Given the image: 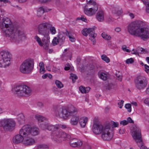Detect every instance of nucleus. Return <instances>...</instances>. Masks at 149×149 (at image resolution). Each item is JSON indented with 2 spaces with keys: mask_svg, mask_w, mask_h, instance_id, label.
I'll return each mask as SVG.
<instances>
[{
  "mask_svg": "<svg viewBox=\"0 0 149 149\" xmlns=\"http://www.w3.org/2000/svg\"><path fill=\"white\" fill-rule=\"evenodd\" d=\"M0 27L6 36L10 37L13 42L18 43L25 38L26 35L24 31L19 28L14 29L8 18L2 20L0 24Z\"/></svg>",
  "mask_w": 149,
  "mask_h": 149,
  "instance_id": "f257e3e1",
  "label": "nucleus"
},
{
  "mask_svg": "<svg viewBox=\"0 0 149 149\" xmlns=\"http://www.w3.org/2000/svg\"><path fill=\"white\" fill-rule=\"evenodd\" d=\"M40 127L42 130H47L52 131L51 138L55 143H59L63 141L68 140L71 138L70 135L69 134L61 130H58L60 128L63 129L66 128L67 126L65 125L56 124L53 125L47 123H42L40 125Z\"/></svg>",
  "mask_w": 149,
  "mask_h": 149,
  "instance_id": "f03ea898",
  "label": "nucleus"
},
{
  "mask_svg": "<svg viewBox=\"0 0 149 149\" xmlns=\"http://www.w3.org/2000/svg\"><path fill=\"white\" fill-rule=\"evenodd\" d=\"M142 23L140 20L133 21L129 23L126 28L130 34L140 37L144 40L149 38V29L146 27L141 28Z\"/></svg>",
  "mask_w": 149,
  "mask_h": 149,
  "instance_id": "7ed1b4c3",
  "label": "nucleus"
},
{
  "mask_svg": "<svg viewBox=\"0 0 149 149\" xmlns=\"http://www.w3.org/2000/svg\"><path fill=\"white\" fill-rule=\"evenodd\" d=\"M52 110L56 116L65 119H67L77 111L76 108L73 106H71L66 109L60 105H54Z\"/></svg>",
  "mask_w": 149,
  "mask_h": 149,
  "instance_id": "20e7f679",
  "label": "nucleus"
},
{
  "mask_svg": "<svg viewBox=\"0 0 149 149\" xmlns=\"http://www.w3.org/2000/svg\"><path fill=\"white\" fill-rule=\"evenodd\" d=\"M13 91L15 93L20 96L29 95L32 92L31 89L26 85L15 86Z\"/></svg>",
  "mask_w": 149,
  "mask_h": 149,
  "instance_id": "39448f33",
  "label": "nucleus"
},
{
  "mask_svg": "<svg viewBox=\"0 0 149 149\" xmlns=\"http://www.w3.org/2000/svg\"><path fill=\"white\" fill-rule=\"evenodd\" d=\"M34 61L33 59H28L24 61L20 67V71L23 73H31L33 68Z\"/></svg>",
  "mask_w": 149,
  "mask_h": 149,
  "instance_id": "423d86ee",
  "label": "nucleus"
},
{
  "mask_svg": "<svg viewBox=\"0 0 149 149\" xmlns=\"http://www.w3.org/2000/svg\"><path fill=\"white\" fill-rule=\"evenodd\" d=\"M113 136V129L109 124L106 125V127L104 129L101 134L102 139L105 141H109L112 140Z\"/></svg>",
  "mask_w": 149,
  "mask_h": 149,
  "instance_id": "0eeeda50",
  "label": "nucleus"
},
{
  "mask_svg": "<svg viewBox=\"0 0 149 149\" xmlns=\"http://www.w3.org/2000/svg\"><path fill=\"white\" fill-rule=\"evenodd\" d=\"M25 129L21 131L20 133L21 135L24 136V139L23 143L26 146H30L33 145L35 143L34 139L33 138L30 137V127L29 126H27L26 129Z\"/></svg>",
  "mask_w": 149,
  "mask_h": 149,
  "instance_id": "6e6552de",
  "label": "nucleus"
},
{
  "mask_svg": "<svg viewBox=\"0 0 149 149\" xmlns=\"http://www.w3.org/2000/svg\"><path fill=\"white\" fill-rule=\"evenodd\" d=\"M15 126L14 121L10 118H4L0 120V127L4 130L10 131L13 130Z\"/></svg>",
  "mask_w": 149,
  "mask_h": 149,
  "instance_id": "1a4fd4ad",
  "label": "nucleus"
},
{
  "mask_svg": "<svg viewBox=\"0 0 149 149\" xmlns=\"http://www.w3.org/2000/svg\"><path fill=\"white\" fill-rule=\"evenodd\" d=\"M10 58L8 52L2 51L0 52V67L5 68L10 64Z\"/></svg>",
  "mask_w": 149,
  "mask_h": 149,
  "instance_id": "9d476101",
  "label": "nucleus"
},
{
  "mask_svg": "<svg viewBox=\"0 0 149 149\" xmlns=\"http://www.w3.org/2000/svg\"><path fill=\"white\" fill-rule=\"evenodd\" d=\"M131 135L136 143L142 141L141 135L140 128L136 125H134L131 129Z\"/></svg>",
  "mask_w": 149,
  "mask_h": 149,
  "instance_id": "9b49d317",
  "label": "nucleus"
},
{
  "mask_svg": "<svg viewBox=\"0 0 149 149\" xmlns=\"http://www.w3.org/2000/svg\"><path fill=\"white\" fill-rule=\"evenodd\" d=\"M134 83L136 87L139 90H141L144 89L146 87L147 81L145 77L139 76L136 78Z\"/></svg>",
  "mask_w": 149,
  "mask_h": 149,
  "instance_id": "f8f14e48",
  "label": "nucleus"
},
{
  "mask_svg": "<svg viewBox=\"0 0 149 149\" xmlns=\"http://www.w3.org/2000/svg\"><path fill=\"white\" fill-rule=\"evenodd\" d=\"M50 24L47 22L40 24L38 26V29L39 33L43 35V37H47L49 36V31L48 30V27Z\"/></svg>",
  "mask_w": 149,
  "mask_h": 149,
  "instance_id": "ddd939ff",
  "label": "nucleus"
},
{
  "mask_svg": "<svg viewBox=\"0 0 149 149\" xmlns=\"http://www.w3.org/2000/svg\"><path fill=\"white\" fill-rule=\"evenodd\" d=\"M82 34L85 36L89 35V39L93 42V45L95 43V38L96 36V34L94 33V29L92 28H85L82 31Z\"/></svg>",
  "mask_w": 149,
  "mask_h": 149,
  "instance_id": "4468645a",
  "label": "nucleus"
},
{
  "mask_svg": "<svg viewBox=\"0 0 149 149\" xmlns=\"http://www.w3.org/2000/svg\"><path fill=\"white\" fill-rule=\"evenodd\" d=\"M91 3L93 4V6L89 8H85L84 9V13L89 16L94 15L97 10V5L95 2H92Z\"/></svg>",
  "mask_w": 149,
  "mask_h": 149,
  "instance_id": "2eb2a0df",
  "label": "nucleus"
},
{
  "mask_svg": "<svg viewBox=\"0 0 149 149\" xmlns=\"http://www.w3.org/2000/svg\"><path fill=\"white\" fill-rule=\"evenodd\" d=\"M106 127V125H104L96 122L94 123L93 127V131L96 134H101L104 128Z\"/></svg>",
  "mask_w": 149,
  "mask_h": 149,
  "instance_id": "dca6fc26",
  "label": "nucleus"
},
{
  "mask_svg": "<svg viewBox=\"0 0 149 149\" xmlns=\"http://www.w3.org/2000/svg\"><path fill=\"white\" fill-rule=\"evenodd\" d=\"M27 127V126H23L19 131V134L13 137V141L14 143L17 144L22 142L23 143L24 139V136L21 134L20 132L22 130H22H23L25 129L24 128L26 129Z\"/></svg>",
  "mask_w": 149,
  "mask_h": 149,
  "instance_id": "f3484780",
  "label": "nucleus"
},
{
  "mask_svg": "<svg viewBox=\"0 0 149 149\" xmlns=\"http://www.w3.org/2000/svg\"><path fill=\"white\" fill-rule=\"evenodd\" d=\"M70 146L72 147H80L82 145V142L80 140L74 138L71 139L70 142Z\"/></svg>",
  "mask_w": 149,
  "mask_h": 149,
  "instance_id": "a211bd4d",
  "label": "nucleus"
},
{
  "mask_svg": "<svg viewBox=\"0 0 149 149\" xmlns=\"http://www.w3.org/2000/svg\"><path fill=\"white\" fill-rule=\"evenodd\" d=\"M25 126H29L30 128V135L31 134L33 136H35L38 135L40 131L38 128L36 127H31L30 125H26Z\"/></svg>",
  "mask_w": 149,
  "mask_h": 149,
  "instance_id": "6ab92c4d",
  "label": "nucleus"
},
{
  "mask_svg": "<svg viewBox=\"0 0 149 149\" xmlns=\"http://www.w3.org/2000/svg\"><path fill=\"white\" fill-rule=\"evenodd\" d=\"M66 36H68V33L66 31V32H64L61 31L59 32L58 34V39L60 42L63 43L65 41Z\"/></svg>",
  "mask_w": 149,
  "mask_h": 149,
  "instance_id": "aec40b11",
  "label": "nucleus"
},
{
  "mask_svg": "<svg viewBox=\"0 0 149 149\" xmlns=\"http://www.w3.org/2000/svg\"><path fill=\"white\" fill-rule=\"evenodd\" d=\"M77 112L73 114L72 117L70 120V123L72 125H77L79 120V116L76 115Z\"/></svg>",
  "mask_w": 149,
  "mask_h": 149,
  "instance_id": "412c9836",
  "label": "nucleus"
},
{
  "mask_svg": "<svg viewBox=\"0 0 149 149\" xmlns=\"http://www.w3.org/2000/svg\"><path fill=\"white\" fill-rule=\"evenodd\" d=\"M50 37L49 36L46 37H43L42 38L43 46L44 48L46 50L48 49L49 45Z\"/></svg>",
  "mask_w": 149,
  "mask_h": 149,
  "instance_id": "4be33fe9",
  "label": "nucleus"
},
{
  "mask_svg": "<svg viewBox=\"0 0 149 149\" xmlns=\"http://www.w3.org/2000/svg\"><path fill=\"white\" fill-rule=\"evenodd\" d=\"M146 50L142 48L139 47L136 50L133 49L132 53L133 54L139 55V54H145L147 52Z\"/></svg>",
  "mask_w": 149,
  "mask_h": 149,
  "instance_id": "5701e85b",
  "label": "nucleus"
},
{
  "mask_svg": "<svg viewBox=\"0 0 149 149\" xmlns=\"http://www.w3.org/2000/svg\"><path fill=\"white\" fill-rule=\"evenodd\" d=\"M96 18L99 22H102L104 19L103 12L102 10L99 11L96 15Z\"/></svg>",
  "mask_w": 149,
  "mask_h": 149,
  "instance_id": "b1692460",
  "label": "nucleus"
},
{
  "mask_svg": "<svg viewBox=\"0 0 149 149\" xmlns=\"http://www.w3.org/2000/svg\"><path fill=\"white\" fill-rule=\"evenodd\" d=\"M88 118L86 117H83L80 118L79 123L80 125L82 127H84L88 121Z\"/></svg>",
  "mask_w": 149,
  "mask_h": 149,
  "instance_id": "393cba45",
  "label": "nucleus"
},
{
  "mask_svg": "<svg viewBox=\"0 0 149 149\" xmlns=\"http://www.w3.org/2000/svg\"><path fill=\"white\" fill-rule=\"evenodd\" d=\"M39 72L42 74H43L45 72V70L44 68V64L43 62H41L39 63Z\"/></svg>",
  "mask_w": 149,
  "mask_h": 149,
  "instance_id": "a878e982",
  "label": "nucleus"
},
{
  "mask_svg": "<svg viewBox=\"0 0 149 149\" xmlns=\"http://www.w3.org/2000/svg\"><path fill=\"white\" fill-rule=\"evenodd\" d=\"M17 119L21 124L24 123L25 120V117L23 114H20L18 115L17 117Z\"/></svg>",
  "mask_w": 149,
  "mask_h": 149,
  "instance_id": "bb28decb",
  "label": "nucleus"
},
{
  "mask_svg": "<svg viewBox=\"0 0 149 149\" xmlns=\"http://www.w3.org/2000/svg\"><path fill=\"white\" fill-rule=\"evenodd\" d=\"M79 91L82 93H88L90 90L89 87H87L86 88L83 86H81L79 88Z\"/></svg>",
  "mask_w": 149,
  "mask_h": 149,
  "instance_id": "cd10ccee",
  "label": "nucleus"
},
{
  "mask_svg": "<svg viewBox=\"0 0 149 149\" xmlns=\"http://www.w3.org/2000/svg\"><path fill=\"white\" fill-rule=\"evenodd\" d=\"M146 6V11L147 13H149V0H141Z\"/></svg>",
  "mask_w": 149,
  "mask_h": 149,
  "instance_id": "c85d7f7f",
  "label": "nucleus"
},
{
  "mask_svg": "<svg viewBox=\"0 0 149 149\" xmlns=\"http://www.w3.org/2000/svg\"><path fill=\"white\" fill-rule=\"evenodd\" d=\"M100 77L101 79L105 81L108 78V74L104 72H101L100 74Z\"/></svg>",
  "mask_w": 149,
  "mask_h": 149,
  "instance_id": "c756f323",
  "label": "nucleus"
},
{
  "mask_svg": "<svg viewBox=\"0 0 149 149\" xmlns=\"http://www.w3.org/2000/svg\"><path fill=\"white\" fill-rule=\"evenodd\" d=\"M45 12L44 9L43 7L40 8L38 11L37 15L38 16H41Z\"/></svg>",
  "mask_w": 149,
  "mask_h": 149,
  "instance_id": "7c9ffc66",
  "label": "nucleus"
},
{
  "mask_svg": "<svg viewBox=\"0 0 149 149\" xmlns=\"http://www.w3.org/2000/svg\"><path fill=\"white\" fill-rule=\"evenodd\" d=\"M35 118L37 120L39 121L40 122L43 121L46 119L45 118L38 115H36L35 116Z\"/></svg>",
  "mask_w": 149,
  "mask_h": 149,
  "instance_id": "2f4dec72",
  "label": "nucleus"
},
{
  "mask_svg": "<svg viewBox=\"0 0 149 149\" xmlns=\"http://www.w3.org/2000/svg\"><path fill=\"white\" fill-rule=\"evenodd\" d=\"M36 149H48V148L46 145L43 144H39L37 146Z\"/></svg>",
  "mask_w": 149,
  "mask_h": 149,
  "instance_id": "473e14b6",
  "label": "nucleus"
},
{
  "mask_svg": "<svg viewBox=\"0 0 149 149\" xmlns=\"http://www.w3.org/2000/svg\"><path fill=\"white\" fill-rule=\"evenodd\" d=\"M102 36L103 38L107 40H109L111 38V37L109 35L107 34L104 32H103L102 33Z\"/></svg>",
  "mask_w": 149,
  "mask_h": 149,
  "instance_id": "72a5a7b5",
  "label": "nucleus"
},
{
  "mask_svg": "<svg viewBox=\"0 0 149 149\" xmlns=\"http://www.w3.org/2000/svg\"><path fill=\"white\" fill-rule=\"evenodd\" d=\"M34 38L40 46H43V44L42 42H41L40 39L38 36H36Z\"/></svg>",
  "mask_w": 149,
  "mask_h": 149,
  "instance_id": "f704fd0d",
  "label": "nucleus"
},
{
  "mask_svg": "<svg viewBox=\"0 0 149 149\" xmlns=\"http://www.w3.org/2000/svg\"><path fill=\"white\" fill-rule=\"evenodd\" d=\"M102 59L103 60L106 62L107 63H109L110 60V59L105 55H102L101 56Z\"/></svg>",
  "mask_w": 149,
  "mask_h": 149,
  "instance_id": "c9c22d12",
  "label": "nucleus"
},
{
  "mask_svg": "<svg viewBox=\"0 0 149 149\" xmlns=\"http://www.w3.org/2000/svg\"><path fill=\"white\" fill-rule=\"evenodd\" d=\"M55 84L57 87L59 88H61L63 87V85L61 82L58 80L56 81Z\"/></svg>",
  "mask_w": 149,
  "mask_h": 149,
  "instance_id": "e433bc0d",
  "label": "nucleus"
},
{
  "mask_svg": "<svg viewBox=\"0 0 149 149\" xmlns=\"http://www.w3.org/2000/svg\"><path fill=\"white\" fill-rule=\"evenodd\" d=\"M50 31L52 35H54L56 33V30L55 28L53 26H51L50 28Z\"/></svg>",
  "mask_w": 149,
  "mask_h": 149,
  "instance_id": "4c0bfd02",
  "label": "nucleus"
},
{
  "mask_svg": "<svg viewBox=\"0 0 149 149\" xmlns=\"http://www.w3.org/2000/svg\"><path fill=\"white\" fill-rule=\"evenodd\" d=\"M113 12L117 14L118 15H120L122 12V10H119V8H116L114 10H113Z\"/></svg>",
  "mask_w": 149,
  "mask_h": 149,
  "instance_id": "58836bf2",
  "label": "nucleus"
},
{
  "mask_svg": "<svg viewBox=\"0 0 149 149\" xmlns=\"http://www.w3.org/2000/svg\"><path fill=\"white\" fill-rule=\"evenodd\" d=\"M111 125V127L113 129V127H118V123L117 122H115L113 121L112 122L111 124H108Z\"/></svg>",
  "mask_w": 149,
  "mask_h": 149,
  "instance_id": "ea45409f",
  "label": "nucleus"
},
{
  "mask_svg": "<svg viewBox=\"0 0 149 149\" xmlns=\"http://www.w3.org/2000/svg\"><path fill=\"white\" fill-rule=\"evenodd\" d=\"M70 78L72 79L73 82H74L75 80L77 79V77L76 75L73 74H70Z\"/></svg>",
  "mask_w": 149,
  "mask_h": 149,
  "instance_id": "a19ab883",
  "label": "nucleus"
},
{
  "mask_svg": "<svg viewBox=\"0 0 149 149\" xmlns=\"http://www.w3.org/2000/svg\"><path fill=\"white\" fill-rule=\"evenodd\" d=\"M59 42V39L56 37H54L52 42V43L54 45H57Z\"/></svg>",
  "mask_w": 149,
  "mask_h": 149,
  "instance_id": "79ce46f5",
  "label": "nucleus"
},
{
  "mask_svg": "<svg viewBox=\"0 0 149 149\" xmlns=\"http://www.w3.org/2000/svg\"><path fill=\"white\" fill-rule=\"evenodd\" d=\"M47 77L51 79L52 77V75L49 74H45L42 76V77L43 79H45Z\"/></svg>",
  "mask_w": 149,
  "mask_h": 149,
  "instance_id": "37998d69",
  "label": "nucleus"
},
{
  "mask_svg": "<svg viewBox=\"0 0 149 149\" xmlns=\"http://www.w3.org/2000/svg\"><path fill=\"white\" fill-rule=\"evenodd\" d=\"M125 107L127 109L128 111L130 112L131 111V105L130 104H127L125 105Z\"/></svg>",
  "mask_w": 149,
  "mask_h": 149,
  "instance_id": "c03bdc74",
  "label": "nucleus"
},
{
  "mask_svg": "<svg viewBox=\"0 0 149 149\" xmlns=\"http://www.w3.org/2000/svg\"><path fill=\"white\" fill-rule=\"evenodd\" d=\"M77 19H80L82 21L85 22H86L87 21V20L85 17L84 16L81 15V17H78L77 18Z\"/></svg>",
  "mask_w": 149,
  "mask_h": 149,
  "instance_id": "a18cd8bd",
  "label": "nucleus"
},
{
  "mask_svg": "<svg viewBox=\"0 0 149 149\" xmlns=\"http://www.w3.org/2000/svg\"><path fill=\"white\" fill-rule=\"evenodd\" d=\"M106 89L109 90H110L112 89L113 87V84L111 83H110L108 84L107 86H106Z\"/></svg>",
  "mask_w": 149,
  "mask_h": 149,
  "instance_id": "49530a36",
  "label": "nucleus"
},
{
  "mask_svg": "<svg viewBox=\"0 0 149 149\" xmlns=\"http://www.w3.org/2000/svg\"><path fill=\"white\" fill-rule=\"evenodd\" d=\"M52 72H54L55 73H61L60 69L57 68H53L52 70Z\"/></svg>",
  "mask_w": 149,
  "mask_h": 149,
  "instance_id": "de8ad7c7",
  "label": "nucleus"
},
{
  "mask_svg": "<svg viewBox=\"0 0 149 149\" xmlns=\"http://www.w3.org/2000/svg\"><path fill=\"white\" fill-rule=\"evenodd\" d=\"M134 62V60L132 58L128 59L126 61V62L127 64L132 63Z\"/></svg>",
  "mask_w": 149,
  "mask_h": 149,
  "instance_id": "09e8293b",
  "label": "nucleus"
},
{
  "mask_svg": "<svg viewBox=\"0 0 149 149\" xmlns=\"http://www.w3.org/2000/svg\"><path fill=\"white\" fill-rule=\"evenodd\" d=\"M67 32L68 33V37L69 38L70 40L72 42H74L75 40V38L72 36H70L69 35V33L68 31H67Z\"/></svg>",
  "mask_w": 149,
  "mask_h": 149,
  "instance_id": "8fccbe9b",
  "label": "nucleus"
},
{
  "mask_svg": "<svg viewBox=\"0 0 149 149\" xmlns=\"http://www.w3.org/2000/svg\"><path fill=\"white\" fill-rule=\"evenodd\" d=\"M120 125H122L124 126L128 124L126 120H124L121 121L120 122Z\"/></svg>",
  "mask_w": 149,
  "mask_h": 149,
  "instance_id": "3c124183",
  "label": "nucleus"
},
{
  "mask_svg": "<svg viewBox=\"0 0 149 149\" xmlns=\"http://www.w3.org/2000/svg\"><path fill=\"white\" fill-rule=\"evenodd\" d=\"M124 102V101L122 100L119 102L118 103V105L120 108H121L122 107Z\"/></svg>",
  "mask_w": 149,
  "mask_h": 149,
  "instance_id": "603ef678",
  "label": "nucleus"
},
{
  "mask_svg": "<svg viewBox=\"0 0 149 149\" xmlns=\"http://www.w3.org/2000/svg\"><path fill=\"white\" fill-rule=\"evenodd\" d=\"M127 122L128 123V124L129 123H134V121L132 120V119L130 117H128L127 119Z\"/></svg>",
  "mask_w": 149,
  "mask_h": 149,
  "instance_id": "864d4df0",
  "label": "nucleus"
},
{
  "mask_svg": "<svg viewBox=\"0 0 149 149\" xmlns=\"http://www.w3.org/2000/svg\"><path fill=\"white\" fill-rule=\"evenodd\" d=\"M122 49L124 51H126L128 52H129L131 51L128 49H127V47L125 46L122 47Z\"/></svg>",
  "mask_w": 149,
  "mask_h": 149,
  "instance_id": "5fc2aeb1",
  "label": "nucleus"
},
{
  "mask_svg": "<svg viewBox=\"0 0 149 149\" xmlns=\"http://www.w3.org/2000/svg\"><path fill=\"white\" fill-rule=\"evenodd\" d=\"M144 102L145 104L149 106V97L145 99L144 100Z\"/></svg>",
  "mask_w": 149,
  "mask_h": 149,
  "instance_id": "6e6d98bb",
  "label": "nucleus"
},
{
  "mask_svg": "<svg viewBox=\"0 0 149 149\" xmlns=\"http://www.w3.org/2000/svg\"><path fill=\"white\" fill-rule=\"evenodd\" d=\"M37 106L40 108H42L44 106L43 104L41 102H38L37 103Z\"/></svg>",
  "mask_w": 149,
  "mask_h": 149,
  "instance_id": "4d7b16f0",
  "label": "nucleus"
},
{
  "mask_svg": "<svg viewBox=\"0 0 149 149\" xmlns=\"http://www.w3.org/2000/svg\"><path fill=\"white\" fill-rule=\"evenodd\" d=\"M144 67L146 69V71L148 73L149 71V66L146 65H144Z\"/></svg>",
  "mask_w": 149,
  "mask_h": 149,
  "instance_id": "13d9d810",
  "label": "nucleus"
},
{
  "mask_svg": "<svg viewBox=\"0 0 149 149\" xmlns=\"http://www.w3.org/2000/svg\"><path fill=\"white\" fill-rule=\"evenodd\" d=\"M115 31L117 32H119L121 31V29L120 27H117L115 29Z\"/></svg>",
  "mask_w": 149,
  "mask_h": 149,
  "instance_id": "bf43d9fd",
  "label": "nucleus"
},
{
  "mask_svg": "<svg viewBox=\"0 0 149 149\" xmlns=\"http://www.w3.org/2000/svg\"><path fill=\"white\" fill-rule=\"evenodd\" d=\"M130 17L131 18V19H133L134 17V15L131 13H128Z\"/></svg>",
  "mask_w": 149,
  "mask_h": 149,
  "instance_id": "052dcab7",
  "label": "nucleus"
},
{
  "mask_svg": "<svg viewBox=\"0 0 149 149\" xmlns=\"http://www.w3.org/2000/svg\"><path fill=\"white\" fill-rule=\"evenodd\" d=\"M84 149H91V146L88 145H86L84 147Z\"/></svg>",
  "mask_w": 149,
  "mask_h": 149,
  "instance_id": "680f3d73",
  "label": "nucleus"
},
{
  "mask_svg": "<svg viewBox=\"0 0 149 149\" xmlns=\"http://www.w3.org/2000/svg\"><path fill=\"white\" fill-rule=\"evenodd\" d=\"M119 132L120 134H123L125 132V130L124 129H120Z\"/></svg>",
  "mask_w": 149,
  "mask_h": 149,
  "instance_id": "e2e57ef3",
  "label": "nucleus"
},
{
  "mask_svg": "<svg viewBox=\"0 0 149 149\" xmlns=\"http://www.w3.org/2000/svg\"><path fill=\"white\" fill-rule=\"evenodd\" d=\"M86 1L87 3H89L91 5H93V4H91L92 3H91L92 2H95V1H91V0H86Z\"/></svg>",
  "mask_w": 149,
  "mask_h": 149,
  "instance_id": "0e129e2a",
  "label": "nucleus"
},
{
  "mask_svg": "<svg viewBox=\"0 0 149 149\" xmlns=\"http://www.w3.org/2000/svg\"><path fill=\"white\" fill-rule=\"evenodd\" d=\"M133 105H134L135 107H136L137 106V103L136 102H132L131 103Z\"/></svg>",
  "mask_w": 149,
  "mask_h": 149,
  "instance_id": "69168bd1",
  "label": "nucleus"
},
{
  "mask_svg": "<svg viewBox=\"0 0 149 149\" xmlns=\"http://www.w3.org/2000/svg\"><path fill=\"white\" fill-rule=\"evenodd\" d=\"M70 68L69 67H65L64 68V69L65 70H68L70 69Z\"/></svg>",
  "mask_w": 149,
  "mask_h": 149,
  "instance_id": "338daca9",
  "label": "nucleus"
},
{
  "mask_svg": "<svg viewBox=\"0 0 149 149\" xmlns=\"http://www.w3.org/2000/svg\"><path fill=\"white\" fill-rule=\"evenodd\" d=\"M146 60L147 62L149 64V57H147L146 58Z\"/></svg>",
  "mask_w": 149,
  "mask_h": 149,
  "instance_id": "774afa93",
  "label": "nucleus"
}]
</instances>
